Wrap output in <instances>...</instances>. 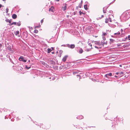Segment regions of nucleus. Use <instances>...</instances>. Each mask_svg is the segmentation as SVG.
Segmentation results:
<instances>
[{"label":"nucleus","mask_w":130,"mask_h":130,"mask_svg":"<svg viewBox=\"0 0 130 130\" xmlns=\"http://www.w3.org/2000/svg\"><path fill=\"white\" fill-rule=\"evenodd\" d=\"M107 34H108L107 33V32H103V34L102 35V36L103 39L104 40H106V37L107 36Z\"/></svg>","instance_id":"1"},{"label":"nucleus","mask_w":130,"mask_h":130,"mask_svg":"<svg viewBox=\"0 0 130 130\" xmlns=\"http://www.w3.org/2000/svg\"><path fill=\"white\" fill-rule=\"evenodd\" d=\"M95 43V44L98 45V46H100L101 45H102L103 46L104 43L100 41H96L94 42Z\"/></svg>","instance_id":"2"},{"label":"nucleus","mask_w":130,"mask_h":130,"mask_svg":"<svg viewBox=\"0 0 130 130\" xmlns=\"http://www.w3.org/2000/svg\"><path fill=\"white\" fill-rule=\"evenodd\" d=\"M19 60L20 61H23L24 62H26L27 61L26 60L24 59V58L23 56L20 57L19 59Z\"/></svg>","instance_id":"3"},{"label":"nucleus","mask_w":130,"mask_h":130,"mask_svg":"<svg viewBox=\"0 0 130 130\" xmlns=\"http://www.w3.org/2000/svg\"><path fill=\"white\" fill-rule=\"evenodd\" d=\"M63 6L62 7V9H63V11H65L66 9L67 6V4H65L63 5Z\"/></svg>","instance_id":"4"},{"label":"nucleus","mask_w":130,"mask_h":130,"mask_svg":"<svg viewBox=\"0 0 130 130\" xmlns=\"http://www.w3.org/2000/svg\"><path fill=\"white\" fill-rule=\"evenodd\" d=\"M54 10V7L53 6H52L49 9V11L50 12H53Z\"/></svg>","instance_id":"5"},{"label":"nucleus","mask_w":130,"mask_h":130,"mask_svg":"<svg viewBox=\"0 0 130 130\" xmlns=\"http://www.w3.org/2000/svg\"><path fill=\"white\" fill-rule=\"evenodd\" d=\"M54 50V48L52 47L50 48H48L47 49V53H50L53 50Z\"/></svg>","instance_id":"6"},{"label":"nucleus","mask_w":130,"mask_h":130,"mask_svg":"<svg viewBox=\"0 0 130 130\" xmlns=\"http://www.w3.org/2000/svg\"><path fill=\"white\" fill-rule=\"evenodd\" d=\"M109 20H110V22H111V19L110 18H109V19L107 18H106L105 19V22L106 23H108L109 21Z\"/></svg>","instance_id":"7"},{"label":"nucleus","mask_w":130,"mask_h":130,"mask_svg":"<svg viewBox=\"0 0 130 130\" xmlns=\"http://www.w3.org/2000/svg\"><path fill=\"white\" fill-rule=\"evenodd\" d=\"M68 57V56L67 55L65 56L62 59V61L63 62L65 61Z\"/></svg>","instance_id":"8"},{"label":"nucleus","mask_w":130,"mask_h":130,"mask_svg":"<svg viewBox=\"0 0 130 130\" xmlns=\"http://www.w3.org/2000/svg\"><path fill=\"white\" fill-rule=\"evenodd\" d=\"M82 1L80 3H79V5L78 6H77L76 7V8L77 9H78V7H79L80 8H81L82 6Z\"/></svg>","instance_id":"9"},{"label":"nucleus","mask_w":130,"mask_h":130,"mask_svg":"<svg viewBox=\"0 0 130 130\" xmlns=\"http://www.w3.org/2000/svg\"><path fill=\"white\" fill-rule=\"evenodd\" d=\"M12 17L13 19H15L17 18V15L15 14H13L12 15Z\"/></svg>","instance_id":"10"},{"label":"nucleus","mask_w":130,"mask_h":130,"mask_svg":"<svg viewBox=\"0 0 130 130\" xmlns=\"http://www.w3.org/2000/svg\"><path fill=\"white\" fill-rule=\"evenodd\" d=\"M75 46V45L74 44H71L70 45V46H69L68 47L71 48H74Z\"/></svg>","instance_id":"11"},{"label":"nucleus","mask_w":130,"mask_h":130,"mask_svg":"<svg viewBox=\"0 0 130 130\" xmlns=\"http://www.w3.org/2000/svg\"><path fill=\"white\" fill-rule=\"evenodd\" d=\"M83 52V50L82 48H80V49L79 50V53L80 54L82 53Z\"/></svg>","instance_id":"12"},{"label":"nucleus","mask_w":130,"mask_h":130,"mask_svg":"<svg viewBox=\"0 0 130 130\" xmlns=\"http://www.w3.org/2000/svg\"><path fill=\"white\" fill-rule=\"evenodd\" d=\"M87 6V5H84V8L86 10H87L88 9Z\"/></svg>","instance_id":"13"},{"label":"nucleus","mask_w":130,"mask_h":130,"mask_svg":"<svg viewBox=\"0 0 130 130\" xmlns=\"http://www.w3.org/2000/svg\"><path fill=\"white\" fill-rule=\"evenodd\" d=\"M95 47L96 48H98V49L99 48L100 49L101 48V47H100L99 46H95Z\"/></svg>","instance_id":"14"},{"label":"nucleus","mask_w":130,"mask_h":130,"mask_svg":"<svg viewBox=\"0 0 130 130\" xmlns=\"http://www.w3.org/2000/svg\"><path fill=\"white\" fill-rule=\"evenodd\" d=\"M19 33V31H17L15 33V34L16 35H18Z\"/></svg>","instance_id":"15"},{"label":"nucleus","mask_w":130,"mask_h":130,"mask_svg":"<svg viewBox=\"0 0 130 130\" xmlns=\"http://www.w3.org/2000/svg\"><path fill=\"white\" fill-rule=\"evenodd\" d=\"M120 34V33L119 31H118L116 33L114 34V35H119Z\"/></svg>","instance_id":"16"},{"label":"nucleus","mask_w":130,"mask_h":130,"mask_svg":"<svg viewBox=\"0 0 130 130\" xmlns=\"http://www.w3.org/2000/svg\"><path fill=\"white\" fill-rule=\"evenodd\" d=\"M34 32L35 33H37L38 32V30L37 29H35L34 30Z\"/></svg>","instance_id":"17"},{"label":"nucleus","mask_w":130,"mask_h":130,"mask_svg":"<svg viewBox=\"0 0 130 130\" xmlns=\"http://www.w3.org/2000/svg\"><path fill=\"white\" fill-rule=\"evenodd\" d=\"M17 25V23L16 22H14L11 24V25Z\"/></svg>","instance_id":"18"},{"label":"nucleus","mask_w":130,"mask_h":130,"mask_svg":"<svg viewBox=\"0 0 130 130\" xmlns=\"http://www.w3.org/2000/svg\"><path fill=\"white\" fill-rule=\"evenodd\" d=\"M79 14L80 15H81L82 14H85V13H83L82 12H81L80 11L79 12Z\"/></svg>","instance_id":"19"},{"label":"nucleus","mask_w":130,"mask_h":130,"mask_svg":"<svg viewBox=\"0 0 130 130\" xmlns=\"http://www.w3.org/2000/svg\"><path fill=\"white\" fill-rule=\"evenodd\" d=\"M110 42H113L114 41V40L112 39H110Z\"/></svg>","instance_id":"20"},{"label":"nucleus","mask_w":130,"mask_h":130,"mask_svg":"<svg viewBox=\"0 0 130 130\" xmlns=\"http://www.w3.org/2000/svg\"><path fill=\"white\" fill-rule=\"evenodd\" d=\"M109 76H111L112 75V74L111 73H109V74H107Z\"/></svg>","instance_id":"21"},{"label":"nucleus","mask_w":130,"mask_h":130,"mask_svg":"<svg viewBox=\"0 0 130 130\" xmlns=\"http://www.w3.org/2000/svg\"><path fill=\"white\" fill-rule=\"evenodd\" d=\"M18 25L20 26L21 25V23L20 22H19L17 23Z\"/></svg>","instance_id":"22"},{"label":"nucleus","mask_w":130,"mask_h":130,"mask_svg":"<svg viewBox=\"0 0 130 130\" xmlns=\"http://www.w3.org/2000/svg\"><path fill=\"white\" fill-rule=\"evenodd\" d=\"M31 67H28L27 66H26V68L27 69H29Z\"/></svg>","instance_id":"23"},{"label":"nucleus","mask_w":130,"mask_h":130,"mask_svg":"<svg viewBox=\"0 0 130 130\" xmlns=\"http://www.w3.org/2000/svg\"><path fill=\"white\" fill-rule=\"evenodd\" d=\"M6 12L7 13H8V10H9L7 8L6 9Z\"/></svg>","instance_id":"24"},{"label":"nucleus","mask_w":130,"mask_h":130,"mask_svg":"<svg viewBox=\"0 0 130 130\" xmlns=\"http://www.w3.org/2000/svg\"><path fill=\"white\" fill-rule=\"evenodd\" d=\"M128 38L129 40H130V36L128 35Z\"/></svg>","instance_id":"25"},{"label":"nucleus","mask_w":130,"mask_h":130,"mask_svg":"<svg viewBox=\"0 0 130 130\" xmlns=\"http://www.w3.org/2000/svg\"><path fill=\"white\" fill-rule=\"evenodd\" d=\"M27 118L28 119H31V118L29 117H28Z\"/></svg>","instance_id":"26"},{"label":"nucleus","mask_w":130,"mask_h":130,"mask_svg":"<svg viewBox=\"0 0 130 130\" xmlns=\"http://www.w3.org/2000/svg\"><path fill=\"white\" fill-rule=\"evenodd\" d=\"M41 23H43V19L42 20H41Z\"/></svg>","instance_id":"27"},{"label":"nucleus","mask_w":130,"mask_h":130,"mask_svg":"<svg viewBox=\"0 0 130 130\" xmlns=\"http://www.w3.org/2000/svg\"><path fill=\"white\" fill-rule=\"evenodd\" d=\"M8 22L9 23H11V21H10V20H9L8 21Z\"/></svg>","instance_id":"28"},{"label":"nucleus","mask_w":130,"mask_h":130,"mask_svg":"<svg viewBox=\"0 0 130 130\" xmlns=\"http://www.w3.org/2000/svg\"><path fill=\"white\" fill-rule=\"evenodd\" d=\"M89 46H91V48H92L91 47L92 45H91V44H89Z\"/></svg>","instance_id":"29"},{"label":"nucleus","mask_w":130,"mask_h":130,"mask_svg":"<svg viewBox=\"0 0 130 130\" xmlns=\"http://www.w3.org/2000/svg\"><path fill=\"white\" fill-rule=\"evenodd\" d=\"M105 76H106V77H107L108 76V75H107V74H106L105 75Z\"/></svg>","instance_id":"30"},{"label":"nucleus","mask_w":130,"mask_h":130,"mask_svg":"<svg viewBox=\"0 0 130 130\" xmlns=\"http://www.w3.org/2000/svg\"><path fill=\"white\" fill-rule=\"evenodd\" d=\"M103 12L104 13H106V11H105L104 10H103Z\"/></svg>","instance_id":"31"},{"label":"nucleus","mask_w":130,"mask_h":130,"mask_svg":"<svg viewBox=\"0 0 130 130\" xmlns=\"http://www.w3.org/2000/svg\"><path fill=\"white\" fill-rule=\"evenodd\" d=\"M2 46V44L0 43V47H1Z\"/></svg>","instance_id":"32"},{"label":"nucleus","mask_w":130,"mask_h":130,"mask_svg":"<svg viewBox=\"0 0 130 130\" xmlns=\"http://www.w3.org/2000/svg\"><path fill=\"white\" fill-rule=\"evenodd\" d=\"M77 76H78L79 77H80V78L81 76H80V75H77Z\"/></svg>","instance_id":"33"},{"label":"nucleus","mask_w":130,"mask_h":130,"mask_svg":"<svg viewBox=\"0 0 130 130\" xmlns=\"http://www.w3.org/2000/svg\"><path fill=\"white\" fill-rule=\"evenodd\" d=\"M110 12L111 13H112V12H113L112 11H110Z\"/></svg>","instance_id":"34"},{"label":"nucleus","mask_w":130,"mask_h":130,"mask_svg":"<svg viewBox=\"0 0 130 130\" xmlns=\"http://www.w3.org/2000/svg\"><path fill=\"white\" fill-rule=\"evenodd\" d=\"M43 64H44V65H45V64H46H46H45V62H44V63H43Z\"/></svg>","instance_id":"35"},{"label":"nucleus","mask_w":130,"mask_h":130,"mask_svg":"<svg viewBox=\"0 0 130 130\" xmlns=\"http://www.w3.org/2000/svg\"><path fill=\"white\" fill-rule=\"evenodd\" d=\"M104 17V16L103 15H102V17L100 18H103V17Z\"/></svg>","instance_id":"36"},{"label":"nucleus","mask_w":130,"mask_h":130,"mask_svg":"<svg viewBox=\"0 0 130 130\" xmlns=\"http://www.w3.org/2000/svg\"><path fill=\"white\" fill-rule=\"evenodd\" d=\"M121 46L120 44L119 45H118V46Z\"/></svg>","instance_id":"37"},{"label":"nucleus","mask_w":130,"mask_h":130,"mask_svg":"<svg viewBox=\"0 0 130 130\" xmlns=\"http://www.w3.org/2000/svg\"><path fill=\"white\" fill-rule=\"evenodd\" d=\"M2 6V5L1 4H0V8H1Z\"/></svg>","instance_id":"38"},{"label":"nucleus","mask_w":130,"mask_h":130,"mask_svg":"<svg viewBox=\"0 0 130 130\" xmlns=\"http://www.w3.org/2000/svg\"><path fill=\"white\" fill-rule=\"evenodd\" d=\"M119 66H120V67H122V65H121V64H120V65H119Z\"/></svg>","instance_id":"39"},{"label":"nucleus","mask_w":130,"mask_h":130,"mask_svg":"<svg viewBox=\"0 0 130 130\" xmlns=\"http://www.w3.org/2000/svg\"><path fill=\"white\" fill-rule=\"evenodd\" d=\"M121 32H122L123 31V30L122 29H121Z\"/></svg>","instance_id":"40"},{"label":"nucleus","mask_w":130,"mask_h":130,"mask_svg":"<svg viewBox=\"0 0 130 130\" xmlns=\"http://www.w3.org/2000/svg\"><path fill=\"white\" fill-rule=\"evenodd\" d=\"M52 53L53 54H54L55 53L54 52H52Z\"/></svg>","instance_id":"41"},{"label":"nucleus","mask_w":130,"mask_h":130,"mask_svg":"<svg viewBox=\"0 0 130 130\" xmlns=\"http://www.w3.org/2000/svg\"><path fill=\"white\" fill-rule=\"evenodd\" d=\"M82 116L81 118L82 119L83 118V117L82 116Z\"/></svg>","instance_id":"42"},{"label":"nucleus","mask_w":130,"mask_h":130,"mask_svg":"<svg viewBox=\"0 0 130 130\" xmlns=\"http://www.w3.org/2000/svg\"><path fill=\"white\" fill-rule=\"evenodd\" d=\"M58 2L59 1V0H56Z\"/></svg>","instance_id":"43"},{"label":"nucleus","mask_w":130,"mask_h":130,"mask_svg":"<svg viewBox=\"0 0 130 130\" xmlns=\"http://www.w3.org/2000/svg\"><path fill=\"white\" fill-rule=\"evenodd\" d=\"M2 0L3 1H6V0Z\"/></svg>","instance_id":"44"},{"label":"nucleus","mask_w":130,"mask_h":130,"mask_svg":"<svg viewBox=\"0 0 130 130\" xmlns=\"http://www.w3.org/2000/svg\"><path fill=\"white\" fill-rule=\"evenodd\" d=\"M29 62H30V60H29Z\"/></svg>","instance_id":"45"}]
</instances>
